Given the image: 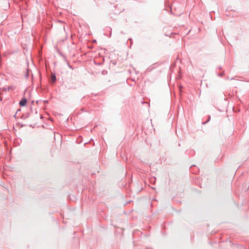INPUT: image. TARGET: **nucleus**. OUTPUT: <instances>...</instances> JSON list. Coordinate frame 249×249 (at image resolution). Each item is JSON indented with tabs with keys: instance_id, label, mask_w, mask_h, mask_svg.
<instances>
[{
	"instance_id": "1",
	"label": "nucleus",
	"mask_w": 249,
	"mask_h": 249,
	"mask_svg": "<svg viewBox=\"0 0 249 249\" xmlns=\"http://www.w3.org/2000/svg\"><path fill=\"white\" fill-rule=\"evenodd\" d=\"M27 103V100L25 98H23L21 99V100L19 102V105L21 106H24L26 105Z\"/></svg>"
},
{
	"instance_id": "2",
	"label": "nucleus",
	"mask_w": 249,
	"mask_h": 249,
	"mask_svg": "<svg viewBox=\"0 0 249 249\" xmlns=\"http://www.w3.org/2000/svg\"><path fill=\"white\" fill-rule=\"evenodd\" d=\"M51 80L53 82H54L56 81V77L55 75H53L51 76Z\"/></svg>"
}]
</instances>
